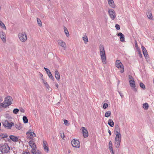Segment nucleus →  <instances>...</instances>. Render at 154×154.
Listing matches in <instances>:
<instances>
[{"instance_id": "21", "label": "nucleus", "mask_w": 154, "mask_h": 154, "mask_svg": "<svg viewBox=\"0 0 154 154\" xmlns=\"http://www.w3.org/2000/svg\"><path fill=\"white\" fill-rule=\"evenodd\" d=\"M43 144H44V149L47 151V152H48V148L46 146L47 145V143L46 141H43Z\"/></svg>"}, {"instance_id": "61", "label": "nucleus", "mask_w": 154, "mask_h": 154, "mask_svg": "<svg viewBox=\"0 0 154 154\" xmlns=\"http://www.w3.org/2000/svg\"><path fill=\"white\" fill-rule=\"evenodd\" d=\"M135 46H137V41L136 40L135 41Z\"/></svg>"}, {"instance_id": "33", "label": "nucleus", "mask_w": 154, "mask_h": 154, "mask_svg": "<svg viewBox=\"0 0 154 154\" xmlns=\"http://www.w3.org/2000/svg\"><path fill=\"white\" fill-rule=\"evenodd\" d=\"M116 137L115 138H116V139L118 138L121 139V135L120 133L118 134H116Z\"/></svg>"}, {"instance_id": "48", "label": "nucleus", "mask_w": 154, "mask_h": 154, "mask_svg": "<svg viewBox=\"0 0 154 154\" xmlns=\"http://www.w3.org/2000/svg\"><path fill=\"white\" fill-rule=\"evenodd\" d=\"M20 112L23 113H24L25 112L24 109L22 108L20 109Z\"/></svg>"}, {"instance_id": "6", "label": "nucleus", "mask_w": 154, "mask_h": 154, "mask_svg": "<svg viewBox=\"0 0 154 154\" xmlns=\"http://www.w3.org/2000/svg\"><path fill=\"white\" fill-rule=\"evenodd\" d=\"M129 81L130 83V85L131 88H134L136 87V85L134 78L131 75H129Z\"/></svg>"}, {"instance_id": "10", "label": "nucleus", "mask_w": 154, "mask_h": 154, "mask_svg": "<svg viewBox=\"0 0 154 154\" xmlns=\"http://www.w3.org/2000/svg\"><path fill=\"white\" fill-rule=\"evenodd\" d=\"M81 130L82 131L84 137L85 138L88 137V133L86 128L82 127L81 128Z\"/></svg>"}, {"instance_id": "49", "label": "nucleus", "mask_w": 154, "mask_h": 154, "mask_svg": "<svg viewBox=\"0 0 154 154\" xmlns=\"http://www.w3.org/2000/svg\"><path fill=\"white\" fill-rule=\"evenodd\" d=\"M36 154H42V152L39 150H37Z\"/></svg>"}, {"instance_id": "43", "label": "nucleus", "mask_w": 154, "mask_h": 154, "mask_svg": "<svg viewBox=\"0 0 154 154\" xmlns=\"http://www.w3.org/2000/svg\"><path fill=\"white\" fill-rule=\"evenodd\" d=\"M115 27L117 30H119L120 29L119 25L118 24H116Z\"/></svg>"}, {"instance_id": "36", "label": "nucleus", "mask_w": 154, "mask_h": 154, "mask_svg": "<svg viewBox=\"0 0 154 154\" xmlns=\"http://www.w3.org/2000/svg\"><path fill=\"white\" fill-rule=\"evenodd\" d=\"M143 54L144 55V56L145 57H147V56L148 55L147 52L146 50L143 51Z\"/></svg>"}, {"instance_id": "12", "label": "nucleus", "mask_w": 154, "mask_h": 154, "mask_svg": "<svg viewBox=\"0 0 154 154\" xmlns=\"http://www.w3.org/2000/svg\"><path fill=\"white\" fill-rule=\"evenodd\" d=\"M121 141V139L118 138L116 139V138H115V144L116 147L117 148H118L120 146V142Z\"/></svg>"}, {"instance_id": "38", "label": "nucleus", "mask_w": 154, "mask_h": 154, "mask_svg": "<svg viewBox=\"0 0 154 154\" xmlns=\"http://www.w3.org/2000/svg\"><path fill=\"white\" fill-rule=\"evenodd\" d=\"M83 39L85 43H86L88 41V38L87 36L83 37Z\"/></svg>"}, {"instance_id": "24", "label": "nucleus", "mask_w": 154, "mask_h": 154, "mask_svg": "<svg viewBox=\"0 0 154 154\" xmlns=\"http://www.w3.org/2000/svg\"><path fill=\"white\" fill-rule=\"evenodd\" d=\"M143 107L145 109H147L149 108V105L147 103H145L143 104Z\"/></svg>"}, {"instance_id": "8", "label": "nucleus", "mask_w": 154, "mask_h": 154, "mask_svg": "<svg viewBox=\"0 0 154 154\" xmlns=\"http://www.w3.org/2000/svg\"><path fill=\"white\" fill-rule=\"evenodd\" d=\"M12 99V98L11 97L8 96L5 99L4 103L7 104L9 106L11 104Z\"/></svg>"}, {"instance_id": "54", "label": "nucleus", "mask_w": 154, "mask_h": 154, "mask_svg": "<svg viewBox=\"0 0 154 154\" xmlns=\"http://www.w3.org/2000/svg\"><path fill=\"white\" fill-rule=\"evenodd\" d=\"M109 146H112V143L111 141H110L109 142Z\"/></svg>"}, {"instance_id": "18", "label": "nucleus", "mask_w": 154, "mask_h": 154, "mask_svg": "<svg viewBox=\"0 0 154 154\" xmlns=\"http://www.w3.org/2000/svg\"><path fill=\"white\" fill-rule=\"evenodd\" d=\"M118 36H120V41L122 42H123L125 40V37L124 35L121 32H119L118 34Z\"/></svg>"}, {"instance_id": "32", "label": "nucleus", "mask_w": 154, "mask_h": 154, "mask_svg": "<svg viewBox=\"0 0 154 154\" xmlns=\"http://www.w3.org/2000/svg\"><path fill=\"white\" fill-rule=\"evenodd\" d=\"M8 106L7 104H5L4 103H1L0 104V106L2 107H3L4 108H6Z\"/></svg>"}, {"instance_id": "23", "label": "nucleus", "mask_w": 154, "mask_h": 154, "mask_svg": "<svg viewBox=\"0 0 154 154\" xmlns=\"http://www.w3.org/2000/svg\"><path fill=\"white\" fill-rule=\"evenodd\" d=\"M64 30L66 36L67 37H69V34L67 28L66 27L64 26Z\"/></svg>"}, {"instance_id": "45", "label": "nucleus", "mask_w": 154, "mask_h": 154, "mask_svg": "<svg viewBox=\"0 0 154 154\" xmlns=\"http://www.w3.org/2000/svg\"><path fill=\"white\" fill-rule=\"evenodd\" d=\"M34 142L32 140H30V141L29 142V146L31 147V145H32V143H34Z\"/></svg>"}, {"instance_id": "35", "label": "nucleus", "mask_w": 154, "mask_h": 154, "mask_svg": "<svg viewBox=\"0 0 154 154\" xmlns=\"http://www.w3.org/2000/svg\"><path fill=\"white\" fill-rule=\"evenodd\" d=\"M19 109L17 108L14 109L13 110V112L14 114H16L19 111Z\"/></svg>"}, {"instance_id": "5", "label": "nucleus", "mask_w": 154, "mask_h": 154, "mask_svg": "<svg viewBox=\"0 0 154 154\" xmlns=\"http://www.w3.org/2000/svg\"><path fill=\"white\" fill-rule=\"evenodd\" d=\"M71 143L72 146L75 148H79L80 147V142L77 139H73L71 141Z\"/></svg>"}, {"instance_id": "50", "label": "nucleus", "mask_w": 154, "mask_h": 154, "mask_svg": "<svg viewBox=\"0 0 154 154\" xmlns=\"http://www.w3.org/2000/svg\"><path fill=\"white\" fill-rule=\"evenodd\" d=\"M141 48H142V51H145L146 50V48H145V47L144 46H142Z\"/></svg>"}, {"instance_id": "57", "label": "nucleus", "mask_w": 154, "mask_h": 154, "mask_svg": "<svg viewBox=\"0 0 154 154\" xmlns=\"http://www.w3.org/2000/svg\"><path fill=\"white\" fill-rule=\"evenodd\" d=\"M108 133H109V135L110 136L111 134V131H110V130L109 129L108 130Z\"/></svg>"}, {"instance_id": "3", "label": "nucleus", "mask_w": 154, "mask_h": 154, "mask_svg": "<svg viewBox=\"0 0 154 154\" xmlns=\"http://www.w3.org/2000/svg\"><path fill=\"white\" fill-rule=\"evenodd\" d=\"M20 40L22 42H25L27 39V35L25 32L20 33L18 35Z\"/></svg>"}, {"instance_id": "44", "label": "nucleus", "mask_w": 154, "mask_h": 154, "mask_svg": "<svg viewBox=\"0 0 154 154\" xmlns=\"http://www.w3.org/2000/svg\"><path fill=\"white\" fill-rule=\"evenodd\" d=\"M64 124L66 125H68V121L66 120H64Z\"/></svg>"}, {"instance_id": "60", "label": "nucleus", "mask_w": 154, "mask_h": 154, "mask_svg": "<svg viewBox=\"0 0 154 154\" xmlns=\"http://www.w3.org/2000/svg\"><path fill=\"white\" fill-rule=\"evenodd\" d=\"M2 100H3L2 97L0 96V102L2 101Z\"/></svg>"}, {"instance_id": "41", "label": "nucleus", "mask_w": 154, "mask_h": 154, "mask_svg": "<svg viewBox=\"0 0 154 154\" xmlns=\"http://www.w3.org/2000/svg\"><path fill=\"white\" fill-rule=\"evenodd\" d=\"M60 136H61V137L63 139V138H64V137H65V136H64V133L61 132H60Z\"/></svg>"}, {"instance_id": "64", "label": "nucleus", "mask_w": 154, "mask_h": 154, "mask_svg": "<svg viewBox=\"0 0 154 154\" xmlns=\"http://www.w3.org/2000/svg\"><path fill=\"white\" fill-rule=\"evenodd\" d=\"M59 103H60V102H58V103H57V104H59Z\"/></svg>"}, {"instance_id": "51", "label": "nucleus", "mask_w": 154, "mask_h": 154, "mask_svg": "<svg viewBox=\"0 0 154 154\" xmlns=\"http://www.w3.org/2000/svg\"><path fill=\"white\" fill-rule=\"evenodd\" d=\"M45 86L48 89V90H49V88H50V86H49V85L48 84H47L46 85H45Z\"/></svg>"}, {"instance_id": "4", "label": "nucleus", "mask_w": 154, "mask_h": 154, "mask_svg": "<svg viewBox=\"0 0 154 154\" xmlns=\"http://www.w3.org/2000/svg\"><path fill=\"white\" fill-rule=\"evenodd\" d=\"M116 66L118 68H120L121 70L120 71L121 73H123L124 71V66L119 60H117L116 62Z\"/></svg>"}, {"instance_id": "25", "label": "nucleus", "mask_w": 154, "mask_h": 154, "mask_svg": "<svg viewBox=\"0 0 154 154\" xmlns=\"http://www.w3.org/2000/svg\"><path fill=\"white\" fill-rule=\"evenodd\" d=\"M23 119L24 123H26L28 122V119L27 117L25 116H23Z\"/></svg>"}, {"instance_id": "13", "label": "nucleus", "mask_w": 154, "mask_h": 154, "mask_svg": "<svg viewBox=\"0 0 154 154\" xmlns=\"http://www.w3.org/2000/svg\"><path fill=\"white\" fill-rule=\"evenodd\" d=\"M0 37L4 42H6V35L5 33L3 32L0 33Z\"/></svg>"}, {"instance_id": "55", "label": "nucleus", "mask_w": 154, "mask_h": 154, "mask_svg": "<svg viewBox=\"0 0 154 154\" xmlns=\"http://www.w3.org/2000/svg\"><path fill=\"white\" fill-rule=\"evenodd\" d=\"M109 149L111 151L113 149L112 146H109Z\"/></svg>"}, {"instance_id": "28", "label": "nucleus", "mask_w": 154, "mask_h": 154, "mask_svg": "<svg viewBox=\"0 0 154 154\" xmlns=\"http://www.w3.org/2000/svg\"><path fill=\"white\" fill-rule=\"evenodd\" d=\"M48 75L50 79L53 80V81H54V79L50 72H49V73L48 74Z\"/></svg>"}, {"instance_id": "22", "label": "nucleus", "mask_w": 154, "mask_h": 154, "mask_svg": "<svg viewBox=\"0 0 154 154\" xmlns=\"http://www.w3.org/2000/svg\"><path fill=\"white\" fill-rule=\"evenodd\" d=\"M108 124L111 127H113L114 126V123L112 119H109L108 120Z\"/></svg>"}, {"instance_id": "29", "label": "nucleus", "mask_w": 154, "mask_h": 154, "mask_svg": "<svg viewBox=\"0 0 154 154\" xmlns=\"http://www.w3.org/2000/svg\"><path fill=\"white\" fill-rule=\"evenodd\" d=\"M8 137V135L7 134H0V137L2 138H7Z\"/></svg>"}, {"instance_id": "42", "label": "nucleus", "mask_w": 154, "mask_h": 154, "mask_svg": "<svg viewBox=\"0 0 154 154\" xmlns=\"http://www.w3.org/2000/svg\"><path fill=\"white\" fill-rule=\"evenodd\" d=\"M108 106V104L107 103H105L103 106V107L104 109H106Z\"/></svg>"}, {"instance_id": "62", "label": "nucleus", "mask_w": 154, "mask_h": 154, "mask_svg": "<svg viewBox=\"0 0 154 154\" xmlns=\"http://www.w3.org/2000/svg\"><path fill=\"white\" fill-rule=\"evenodd\" d=\"M56 85V86L57 88H58V87L59 85H58V84H57V83L56 84V85Z\"/></svg>"}, {"instance_id": "40", "label": "nucleus", "mask_w": 154, "mask_h": 154, "mask_svg": "<svg viewBox=\"0 0 154 154\" xmlns=\"http://www.w3.org/2000/svg\"><path fill=\"white\" fill-rule=\"evenodd\" d=\"M31 148L32 149H33V148H37V147H36V145L35 144V143L34 142V143H32V145H31Z\"/></svg>"}, {"instance_id": "30", "label": "nucleus", "mask_w": 154, "mask_h": 154, "mask_svg": "<svg viewBox=\"0 0 154 154\" xmlns=\"http://www.w3.org/2000/svg\"><path fill=\"white\" fill-rule=\"evenodd\" d=\"M140 86L143 90H145L146 89V87L145 85L142 82H140Z\"/></svg>"}, {"instance_id": "19", "label": "nucleus", "mask_w": 154, "mask_h": 154, "mask_svg": "<svg viewBox=\"0 0 154 154\" xmlns=\"http://www.w3.org/2000/svg\"><path fill=\"white\" fill-rule=\"evenodd\" d=\"M9 137L13 141H17L18 138L17 137H15L14 135H11L9 136Z\"/></svg>"}, {"instance_id": "14", "label": "nucleus", "mask_w": 154, "mask_h": 154, "mask_svg": "<svg viewBox=\"0 0 154 154\" xmlns=\"http://www.w3.org/2000/svg\"><path fill=\"white\" fill-rule=\"evenodd\" d=\"M55 76L56 79L57 80H59L60 79V74L59 72L57 70H56L54 72Z\"/></svg>"}, {"instance_id": "56", "label": "nucleus", "mask_w": 154, "mask_h": 154, "mask_svg": "<svg viewBox=\"0 0 154 154\" xmlns=\"http://www.w3.org/2000/svg\"><path fill=\"white\" fill-rule=\"evenodd\" d=\"M39 75L41 77V79L42 80V79H43L42 77L43 76V75L42 73H40Z\"/></svg>"}, {"instance_id": "2", "label": "nucleus", "mask_w": 154, "mask_h": 154, "mask_svg": "<svg viewBox=\"0 0 154 154\" xmlns=\"http://www.w3.org/2000/svg\"><path fill=\"white\" fill-rule=\"evenodd\" d=\"M10 147L7 143L0 145V151L2 153H6L9 152Z\"/></svg>"}, {"instance_id": "63", "label": "nucleus", "mask_w": 154, "mask_h": 154, "mask_svg": "<svg viewBox=\"0 0 154 154\" xmlns=\"http://www.w3.org/2000/svg\"><path fill=\"white\" fill-rule=\"evenodd\" d=\"M70 152V151H68L69 153Z\"/></svg>"}, {"instance_id": "34", "label": "nucleus", "mask_w": 154, "mask_h": 154, "mask_svg": "<svg viewBox=\"0 0 154 154\" xmlns=\"http://www.w3.org/2000/svg\"><path fill=\"white\" fill-rule=\"evenodd\" d=\"M0 26H1L4 29H6L5 25L1 21H0Z\"/></svg>"}, {"instance_id": "58", "label": "nucleus", "mask_w": 154, "mask_h": 154, "mask_svg": "<svg viewBox=\"0 0 154 154\" xmlns=\"http://www.w3.org/2000/svg\"><path fill=\"white\" fill-rule=\"evenodd\" d=\"M110 152H111L112 154H114V152H113V150H111L110 151Z\"/></svg>"}, {"instance_id": "17", "label": "nucleus", "mask_w": 154, "mask_h": 154, "mask_svg": "<svg viewBox=\"0 0 154 154\" xmlns=\"http://www.w3.org/2000/svg\"><path fill=\"white\" fill-rule=\"evenodd\" d=\"M57 42L59 45L63 47L64 48H65L66 47L65 46H66V44L64 42L61 40H58Z\"/></svg>"}, {"instance_id": "20", "label": "nucleus", "mask_w": 154, "mask_h": 154, "mask_svg": "<svg viewBox=\"0 0 154 154\" xmlns=\"http://www.w3.org/2000/svg\"><path fill=\"white\" fill-rule=\"evenodd\" d=\"M108 2L109 5L112 8H114L115 7L114 2L113 0H108Z\"/></svg>"}, {"instance_id": "31", "label": "nucleus", "mask_w": 154, "mask_h": 154, "mask_svg": "<svg viewBox=\"0 0 154 154\" xmlns=\"http://www.w3.org/2000/svg\"><path fill=\"white\" fill-rule=\"evenodd\" d=\"M37 19L38 25L39 26H41L42 25V23L41 20L38 18H37Z\"/></svg>"}, {"instance_id": "52", "label": "nucleus", "mask_w": 154, "mask_h": 154, "mask_svg": "<svg viewBox=\"0 0 154 154\" xmlns=\"http://www.w3.org/2000/svg\"><path fill=\"white\" fill-rule=\"evenodd\" d=\"M22 154H30L29 152L23 151Z\"/></svg>"}, {"instance_id": "46", "label": "nucleus", "mask_w": 154, "mask_h": 154, "mask_svg": "<svg viewBox=\"0 0 154 154\" xmlns=\"http://www.w3.org/2000/svg\"><path fill=\"white\" fill-rule=\"evenodd\" d=\"M45 71H46V72L48 74V73H49V72L50 71L49 70L46 68H45V67H44V68Z\"/></svg>"}, {"instance_id": "9", "label": "nucleus", "mask_w": 154, "mask_h": 154, "mask_svg": "<svg viewBox=\"0 0 154 154\" xmlns=\"http://www.w3.org/2000/svg\"><path fill=\"white\" fill-rule=\"evenodd\" d=\"M108 13L109 15L112 20H113L116 17V13L113 9L109 10Z\"/></svg>"}, {"instance_id": "53", "label": "nucleus", "mask_w": 154, "mask_h": 154, "mask_svg": "<svg viewBox=\"0 0 154 154\" xmlns=\"http://www.w3.org/2000/svg\"><path fill=\"white\" fill-rule=\"evenodd\" d=\"M119 94L120 95V96H121V97L122 98H123L124 97L123 94L122 93H121L119 91Z\"/></svg>"}, {"instance_id": "47", "label": "nucleus", "mask_w": 154, "mask_h": 154, "mask_svg": "<svg viewBox=\"0 0 154 154\" xmlns=\"http://www.w3.org/2000/svg\"><path fill=\"white\" fill-rule=\"evenodd\" d=\"M42 82L43 83H44L45 86L46 85L48 84L47 82L45 81L43 79H42Z\"/></svg>"}, {"instance_id": "27", "label": "nucleus", "mask_w": 154, "mask_h": 154, "mask_svg": "<svg viewBox=\"0 0 154 154\" xmlns=\"http://www.w3.org/2000/svg\"><path fill=\"white\" fill-rule=\"evenodd\" d=\"M15 127L16 128L19 130H20L22 128L21 124H16L15 125Z\"/></svg>"}, {"instance_id": "7", "label": "nucleus", "mask_w": 154, "mask_h": 154, "mask_svg": "<svg viewBox=\"0 0 154 154\" xmlns=\"http://www.w3.org/2000/svg\"><path fill=\"white\" fill-rule=\"evenodd\" d=\"M3 126L5 127H7L8 129H11L12 126L14 125V123L13 122L9 123L7 120L5 121L3 123Z\"/></svg>"}, {"instance_id": "1", "label": "nucleus", "mask_w": 154, "mask_h": 154, "mask_svg": "<svg viewBox=\"0 0 154 154\" xmlns=\"http://www.w3.org/2000/svg\"><path fill=\"white\" fill-rule=\"evenodd\" d=\"M100 55L103 63L105 64L106 63V55L105 53L104 46L103 45L100 44L99 46Z\"/></svg>"}, {"instance_id": "26", "label": "nucleus", "mask_w": 154, "mask_h": 154, "mask_svg": "<svg viewBox=\"0 0 154 154\" xmlns=\"http://www.w3.org/2000/svg\"><path fill=\"white\" fill-rule=\"evenodd\" d=\"M111 112L110 111H108L105 113V116L106 117H108L110 116Z\"/></svg>"}, {"instance_id": "59", "label": "nucleus", "mask_w": 154, "mask_h": 154, "mask_svg": "<svg viewBox=\"0 0 154 154\" xmlns=\"http://www.w3.org/2000/svg\"><path fill=\"white\" fill-rule=\"evenodd\" d=\"M134 88V91H137V89L135 88V87H134V88Z\"/></svg>"}, {"instance_id": "15", "label": "nucleus", "mask_w": 154, "mask_h": 154, "mask_svg": "<svg viewBox=\"0 0 154 154\" xmlns=\"http://www.w3.org/2000/svg\"><path fill=\"white\" fill-rule=\"evenodd\" d=\"M146 15L148 18L150 20H152V14L151 12L149 10H148L146 12Z\"/></svg>"}, {"instance_id": "11", "label": "nucleus", "mask_w": 154, "mask_h": 154, "mask_svg": "<svg viewBox=\"0 0 154 154\" xmlns=\"http://www.w3.org/2000/svg\"><path fill=\"white\" fill-rule=\"evenodd\" d=\"M26 134L29 138H31V137L36 136L34 132H31L30 130L28 131L26 133Z\"/></svg>"}, {"instance_id": "37", "label": "nucleus", "mask_w": 154, "mask_h": 154, "mask_svg": "<svg viewBox=\"0 0 154 154\" xmlns=\"http://www.w3.org/2000/svg\"><path fill=\"white\" fill-rule=\"evenodd\" d=\"M137 50L138 52L139 53V56L140 57H142V55L141 53V51L139 49L137 48Z\"/></svg>"}, {"instance_id": "39", "label": "nucleus", "mask_w": 154, "mask_h": 154, "mask_svg": "<svg viewBox=\"0 0 154 154\" xmlns=\"http://www.w3.org/2000/svg\"><path fill=\"white\" fill-rule=\"evenodd\" d=\"M36 148L32 149V153L33 154H36L37 151L36 150Z\"/></svg>"}, {"instance_id": "16", "label": "nucleus", "mask_w": 154, "mask_h": 154, "mask_svg": "<svg viewBox=\"0 0 154 154\" xmlns=\"http://www.w3.org/2000/svg\"><path fill=\"white\" fill-rule=\"evenodd\" d=\"M116 134L120 133V128L118 125H115V128L114 130Z\"/></svg>"}]
</instances>
